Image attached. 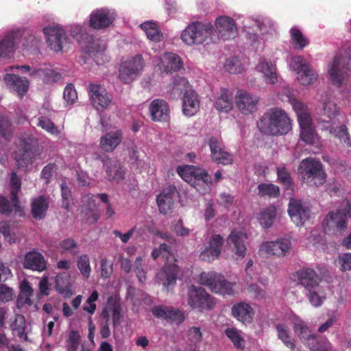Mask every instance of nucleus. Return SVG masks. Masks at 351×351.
I'll return each mask as SVG.
<instances>
[{
  "mask_svg": "<svg viewBox=\"0 0 351 351\" xmlns=\"http://www.w3.org/2000/svg\"><path fill=\"white\" fill-rule=\"evenodd\" d=\"M339 111L337 104L330 100L325 101L323 104V108L319 117V121L322 130L328 131L334 137L337 138L341 142L351 147V140L345 125L338 126L340 121L338 117Z\"/></svg>",
  "mask_w": 351,
  "mask_h": 351,
  "instance_id": "obj_1",
  "label": "nucleus"
},
{
  "mask_svg": "<svg viewBox=\"0 0 351 351\" xmlns=\"http://www.w3.org/2000/svg\"><path fill=\"white\" fill-rule=\"evenodd\" d=\"M257 127L262 134L269 136L286 134L291 129L290 119L278 108L271 109L265 113L257 122Z\"/></svg>",
  "mask_w": 351,
  "mask_h": 351,
  "instance_id": "obj_2",
  "label": "nucleus"
},
{
  "mask_svg": "<svg viewBox=\"0 0 351 351\" xmlns=\"http://www.w3.org/2000/svg\"><path fill=\"white\" fill-rule=\"evenodd\" d=\"M348 219H351V203L346 199L336 211H330L322 222L327 234L341 235L347 229Z\"/></svg>",
  "mask_w": 351,
  "mask_h": 351,
  "instance_id": "obj_3",
  "label": "nucleus"
},
{
  "mask_svg": "<svg viewBox=\"0 0 351 351\" xmlns=\"http://www.w3.org/2000/svg\"><path fill=\"white\" fill-rule=\"evenodd\" d=\"M299 173L304 182L310 185L321 186L326 181V173L319 160L313 158L303 159L299 167Z\"/></svg>",
  "mask_w": 351,
  "mask_h": 351,
  "instance_id": "obj_4",
  "label": "nucleus"
},
{
  "mask_svg": "<svg viewBox=\"0 0 351 351\" xmlns=\"http://www.w3.org/2000/svg\"><path fill=\"white\" fill-rule=\"evenodd\" d=\"M213 30V25L210 23L193 22L182 32L181 39L188 45L202 44Z\"/></svg>",
  "mask_w": 351,
  "mask_h": 351,
  "instance_id": "obj_5",
  "label": "nucleus"
},
{
  "mask_svg": "<svg viewBox=\"0 0 351 351\" xmlns=\"http://www.w3.org/2000/svg\"><path fill=\"white\" fill-rule=\"evenodd\" d=\"M199 282L206 286L210 290L221 295H232L233 293V285L227 281L221 274L214 271H203L199 275Z\"/></svg>",
  "mask_w": 351,
  "mask_h": 351,
  "instance_id": "obj_6",
  "label": "nucleus"
},
{
  "mask_svg": "<svg viewBox=\"0 0 351 351\" xmlns=\"http://www.w3.org/2000/svg\"><path fill=\"white\" fill-rule=\"evenodd\" d=\"M188 304L199 311H210L215 306V300L201 287L191 285L188 291Z\"/></svg>",
  "mask_w": 351,
  "mask_h": 351,
  "instance_id": "obj_7",
  "label": "nucleus"
},
{
  "mask_svg": "<svg viewBox=\"0 0 351 351\" xmlns=\"http://www.w3.org/2000/svg\"><path fill=\"white\" fill-rule=\"evenodd\" d=\"M145 66L143 56L137 54L123 62L119 68V79L124 84H129L141 74Z\"/></svg>",
  "mask_w": 351,
  "mask_h": 351,
  "instance_id": "obj_8",
  "label": "nucleus"
},
{
  "mask_svg": "<svg viewBox=\"0 0 351 351\" xmlns=\"http://www.w3.org/2000/svg\"><path fill=\"white\" fill-rule=\"evenodd\" d=\"M22 36L23 32L19 29L8 31L0 36L1 58L10 59L14 56Z\"/></svg>",
  "mask_w": 351,
  "mask_h": 351,
  "instance_id": "obj_9",
  "label": "nucleus"
},
{
  "mask_svg": "<svg viewBox=\"0 0 351 351\" xmlns=\"http://www.w3.org/2000/svg\"><path fill=\"white\" fill-rule=\"evenodd\" d=\"M178 173L194 188H197L200 184L208 185L211 183V178L205 170L197 169L193 166L178 167Z\"/></svg>",
  "mask_w": 351,
  "mask_h": 351,
  "instance_id": "obj_10",
  "label": "nucleus"
},
{
  "mask_svg": "<svg viewBox=\"0 0 351 351\" xmlns=\"http://www.w3.org/2000/svg\"><path fill=\"white\" fill-rule=\"evenodd\" d=\"M47 43L51 50L59 52L68 44L66 32L57 26H49L43 29Z\"/></svg>",
  "mask_w": 351,
  "mask_h": 351,
  "instance_id": "obj_11",
  "label": "nucleus"
},
{
  "mask_svg": "<svg viewBox=\"0 0 351 351\" xmlns=\"http://www.w3.org/2000/svg\"><path fill=\"white\" fill-rule=\"evenodd\" d=\"M287 211L291 221L298 226L304 225L311 215L308 206L302 200L295 198L290 199Z\"/></svg>",
  "mask_w": 351,
  "mask_h": 351,
  "instance_id": "obj_12",
  "label": "nucleus"
},
{
  "mask_svg": "<svg viewBox=\"0 0 351 351\" xmlns=\"http://www.w3.org/2000/svg\"><path fill=\"white\" fill-rule=\"evenodd\" d=\"M32 138L30 137H21L19 138L17 149L13 153L19 168L27 167L32 162Z\"/></svg>",
  "mask_w": 351,
  "mask_h": 351,
  "instance_id": "obj_13",
  "label": "nucleus"
},
{
  "mask_svg": "<svg viewBox=\"0 0 351 351\" xmlns=\"http://www.w3.org/2000/svg\"><path fill=\"white\" fill-rule=\"evenodd\" d=\"M116 19L114 10L106 8L96 9L90 15L89 25L94 29L108 27Z\"/></svg>",
  "mask_w": 351,
  "mask_h": 351,
  "instance_id": "obj_14",
  "label": "nucleus"
},
{
  "mask_svg": "<svg viewBox=\"0 0 351 351\" xmlns=\"http://www.w3.org/2000/svg\"><path fill=\"white\" fill-rule=\"evenodd\" d=\"M208 145L210 150V157L214 162L223 165L232 164L233 157L225 150L220 138L211 136L208 141Z\"/></svg>",
  "mask_w": 351,
  "mask_h": 351,
  "instance_id": "obj_15",
  "label": "nucleus"
},
{
  "mask_svg": "<svg viewBox=\"0 0 351 351\" xmlns=\"http://www.w3.org/2000/svg\"><path fill=\"white\" fill-rule=\"evenodd\" d=\"M152 314L158 319L180 324L184 322V313L178 308L166 305H158L152 308Z\"/></svg>",
  "mask_w": 351,
  "mask_h": 351,
  "instance_id": "obj_16",
  "label": "nucleus"
},
{
  "mask_svg": "<svg viewBox=\"0 0 351 351\" xmlns=\"http://www.w3.org/2000/svg\"><path fill=\"white\" fill-rule=\"evenodd\" d=\"M258 97L248 92L239 90L235 97V103L238 109L243 114H251L256 110Z\"/></svg>",
  "mask_w": 351,
  "mask_h": 351,
  "instance_id": "obj_17",
  "label": "nucleus"
},
{
  "mask_svg": "<svg viewBox=\"0 0 351 351\" xmlns=\"http://www.w3.org/2000/svg\"><path fill=\"white\" fill-rule=\"evenodd\" d=\"M178 195L179 193L175 186L171 184L165 187L157 196L156 201L159 211L166 215L171 210Z\"/></svg>",
  "mask_w": 351,
  "mask_h": 351,
  "instance_id": "obj_18",
  "label": "nucleus"
},
{
  "mask_svg": "<svg viewBox=\"0 0 351 351\" xmlns=\"http://www.w3.org/2000/svg\"><path fill=\"white\" fill-rule=\"evenodd\" d=\"M88 95L93 106L97 110H103L111 103L106 90L100 85L90 84L88 87Z\"/></svg>",
  "mask_w": 351,
  "mask_h": 351,
  "instance_id": "obj_19",
  "label": "nucleus"
},
{
  "mask_svg": "<svg viewBox=\"0 0 351 351\" xmlns=\"http://www.w3.org/2000/svg\"><path fill=\"white\" fill-rule=\"evenodd\" d=\"M0 214L5 217L19 216L25 215V208L21 205L19 198L14 199L10 195L8 199L3 195H0Z\"/></svg>",
  "mask_w": 351,
  "mask_h": 351,
  "instance_id": "obj_20",
  "label": "nucleus"
},
{
  "mask_svg": "<svg viewBox=\"0 0 351 351\" xmlns=\"http://www.w3.org/2000/svg\"><path fill=\"white\" fill-rule=\"evenodd\" d=\"M158 66L160 69L166 73H171L179 71L183 66L180 57L172 52H166L159 58Z\"/></svg>",
  "mask_w": 351,
  "mask_h": 351,
  "instance_id": "obj_21",
  "label": "nucleus"
},
{
  "mask_svg": "<svg viewBox=\"0 0 351 351\" xmlns=\"http://www.w3.org/2000/svg\"><path fill=\"white\" fill-rule=\"evenodd\" d=\"M23 265L25 269L38 272H42L47 269L44 256L34 250L25 254Z\"/></svg>",
  "mask_w": 351,
  "mask_h": 351,
  "instance_id": "obj_22",
  "label": "nucleus"
},
{
  "mask_svg": "<svg viewBox=\"0 0 351 351\" xmlns=\"http://www.w3.org/2000/svg\"><path fill=\"white\" fill-rule=\"evenodd\" d=\"M3 80L7 86L16 92L22 98L27 92L29 82L26 77H21L15 74L7 73L4 75Z\"/></svg>",
  "mask_w": 351,
  "mask_h": 351,
  "instance_id": "obj_23",
  "label": "nucleus"
},
{
  "mask_svg": "<svg viewBox=\"0 0 351 351\" xmlns=\"http://www.w3.org/2000/svg\"><path fill=\"white\" fill-rule=\"evenodd\" d=\"M291 249V243L287 239H281L276 241H267L260 247V251L268 255L277 256H285Z\"/></svg>",
  "mask_w": 351,
  "mask_h": 351,
  "instance_id": "obj_24",
  "label": "nucleus"
},
{
  "mask_svg": "<svg viewBox=\"0 0 351 351\" xmlns=\"http://www.w3.org/2000/svg\"><path fill=\"white\" fill-rule=\"evenodd\" d=\"M200 99L193 90L186 91L182 97V112L186 117H192L199 110Z\"/></svg>",
  "mask_w": 351,
  "mask_h": 351,
  "instance_id": "obj_25",
  "label": "nucleus"
},
{
  "mask_svg": "<svg viewBox=\"0 0 351 351\" xmlns=\"http://www.w3.org/2000/svg\"><path fill=\"white\" fill-rule=\"evenodd\" d=\"M215 26L224 40L234 38L237 34L236 23L229 16H221L218 17L215 21Z\"/></svg>",
  "mask_w": 351,
  "mask_h": 351,
  "instance_id": "obj_26",
  "label": "nucleus"
},
{
  "mask_svg": "<svg viewBox=\"0 0 351 351\" xmlns=\"http://www.w3.org/2000/svg\"><path fill=\"white\" fill-rule=\"evenodd\" d=\"M104 165L109 181L119 182L124 179L125 169L119 160L107 158L104 160Z\"/></svg>",
  "mask_w": 351,
  "mask_h": 351,
  "instance_id": "obj_27",
  "label": "nucleus"
},
{
  "mask_svg": "<svg viewBox=\"0 0 351 351\" xmlns=\"http://www.w3.org/2000/svg\"><path fill=\"white\" fill-rule=\"evenodd\" d=\"M49 197L43 195L32 199L30 212L33 218L42 220L46 217L49 207Z\"/></svg>",
  "mask_w": 351,
  "mask_h": 351,
  "instance_id": "obj_28",
  "label": "nucleus"
},
{
  "mask_svg": "<svg viewBox=\"0 0 351 351\" xmlns=\"http://www.w3.org/2000/svg\"><path fill=\"white\" fill-rule=\"evenodd\" d=\"M299 284L304 287L308 291L315 289L318 287L321 278L316 272L311 268L305 267L296 273Z\"/></svg>",
  "mask_w": 351,
  "mask_h": 351,
  "instance_id": "obj_29",
  "label": "nucleus"
},
{
  "mask_svg": "<svg viewBox=\"0 0 351 351\" xmlns=\"http://www.w3.org/2000/svg\"><path fill=\"white\" fill-rule=\"evenodd\" d=\"M247 239L245 233L237 230H233L228 238V241L234 246L235 254L241 258H243L246 254L245 242Z\"/></svg>",
  "mask_w": 351,
  "mask_h": 351,
  "instance_id": "obj_30",
  "label": "nucleus"
},
{
  "mask_svg": "<svg viewBox=\"0 0 351 351\" xmlns=\"http://www.w3.org/2000/svg\"><path fill=\"white\" fill-rule=\"evenodd\" d=\"M189 87L190 84L186 78L176 75L173 77L171 84L169 86L167 93L169 98L176 99L180 97L186 91L191 90Z\"/></svg>",
  "mask_w": 351,
  "mask_h": 351,
  "instance_id": "obj_31",
  "label": "nucleus"
},
{
  "mask_svg": "<svg viewBox=\"0 0 351 351\" xmlns=\"http://www.w3.org/2000/svg\"><path fill=\"white\" fill-rule=\"evenodd\" d=\"M149 111L154 121H167L169 117V106L162 99L153 100L149 106Z\"/></svg>",
  "mask_w": 351,
  "mask_h": 351,
  "instance_id": "obj_32",
  "label": "nucleus"
},
{
  "mask_svg": "<svg viewBox=\"0 0 351 351\" xmlns=\"http://www.w3.org/2000/svg\"><path fill=\"white\" fill-rule=\"evenodd\" d=\"M122 138L121 130L110 132L101 138L99 145L106 152H112L121 142Z\"/></svg>",
  "mask_w": 351,
  "mask_h": 351,
  "instance_id": "obj_33",
  "label": "nucleus"
},
{
  "mask_svg": "<svg viewBox=\"0 0 351 351\" xmlns=\"http://www.w3.org/2000/svg\"><path fill=\"white\" fill-rule=\"evenodd\" d=\"M232 315L239 321L245 324L252 321L253 308L245 302H239L232 307Z\"/></svg>",
  "mask_w": 351,
  "mask_h": 351,
  "instance_id": "obj_34",
  "label": "nucleus"
},
{
  "mask_svg": "<svg viewBox=\"0 0 351 351\" xmlns=\"http://www.w3.org/2000/svg\"><path fill=\"white\" fill-rule=\"evenodd\" d=\"M277 336L285 346L291 351H300L296 348L295 340L291 337V332L289 326L285 323H277L275 324Z\"/></svg>",
  "mask_w": 351,
  "mask_h": 351,
  "instance_id": "obj_35",
  "label": "nucleus"
},
{
  "mask_svg": "<svg viewBox=\"0 0 351 351\" xmlns=\"http://www.w3.org/2000/svg\"><path fill=\"white\" fill-rule=\"evenodd\" d=\"M256 69L264 74L267 83L275 84L278 82L276 65L265 59L260 60Z\"/></svg>",
  "mask_w": 351,
  "mask_h": 351,
  "instance_id": "obj_36",
  "label": "nucleus"
},
{
  "mask_svg": "<svg viewBox=\"0 0 351 351\" xmlns=\"http://www.w3.org/2000/svg\"><path fill=\"white\" fill-rule=\"evenodd\" d=\"M179 271L178 267L175 264L166 265L158 274V278L164 280L163 285L167 289L176 283L177 276Z\"/></svg>",
  "mask_w": 351,
  "mask_h": 351,
  "instance_id": "obj_37",
  "label": "nucleus"
},
{
  "mask_svg": "<svg viewBox=\"0 0 351 351\" xmlns=\"http://www.w3.org/2000/svg\"><path fill=\"white\" fill-rule=\"evenodd\" d=\"M341 56H335L328 65V75L332 84L340 87L342 84V75L340 70Z\"/></svg>",
  "mask_w": 351,
  "mask_h": 351,
  "instance_id": "obj_38",
  "label": "nucleus"
},
{
  "mask_svg": "<svg viewBox=\"0 0 351 351\" xmlns=\"http://www.w3.org/2000/svg\"><path fill=\"white\" fill-rule=\"evenodd\" d=\"M140 27L145 32L147 38L150 40L159 43L163 38V34L158 25L152 21H147L141 23Z\"/></svg>",
  "mask_w": 351,
  "mask_h": 351,
  "instance_id": "obj_39",
  "label": "nucleus"
},
{
  "mask_svg": "<svg viewBox=\"0 0 351 351\" xmlns=\"http://www.w3.org/2000/svg\"><path fill=\"white\" fill-rule=\"evenodd\" d=\"M215 107L218 111L227 112L232 109L233 102L231 93L227 89L221 90L220 96L217 99Z\"/></svg>",
  "mask_w": 351,
  "mask_h": 351,
  "instance_id": "obj_40",
  "label": "nucleus"
},
{
  "mask_svg": "<svg viewBox=\"0 0 351 351\" xmlns=\"http://www.w3.org/2000/svg\"><path fill=\"white\" fill-rule=\"evenodd\" d=\"M276 217V207L274 205H269L261 211L258 215V219L264 228H269L274 223Z\"/></svg>",
  "mask_w": 351,
  "mask_h": 351,
  "instance_id": "obj_41",
  "label": "nucleus"
},
{
  "mask_svg": "<svg viewBox=\"0 0 351 351\" xmlns=\"http://www.w3.org/2000/svg\"><path fill=\"white\" fill-rule=\"evenodd\" d=\"M107 308L109 311L112 312V324L116 328L120 324L122 317V308L119 300L116 297L110 296L107 300Z\"/></svg>",
  "mask_w": 351,
  "mask_h": 351,
  "instance_id": "obj_42",
  "label": "nucleus"
},
{
  "mask_svg": "<svg viewBox=\"0 0 351 351\" xmlns=\"http://www.w3.org/2000/svg\"><path fill=\"white\" fill-rule=\"evenodd\" d=\"M290 43L294 49L302 50L308 45L309 40L298 28L292 27L290 29Z\"/></svg>",
  "mask_w": 351,
  "mask_h": 351,
  "instance_id": "obj_43",
  "label": "nucleus"
},
{
  "mask_svg": "<svg viewBox=\"0 0 351 351\" xmlns=\"http://www.w3.org/2000/svg\"><path fill=\"white\" fill-rule=\"evenodd\" d=\"M258 195L260 197H278L280 195V189L277 185L269 183H261L258 185Z\"/></svg>",
  "mask_w": 351,
  "mask_h": 351,
  "instance_id": "obj_44",
  "label": "nucleus"
},
{
  "mask_svg": "<svg viewBox=\"0 0 351 351\" xmlns=\"http://www.w3.org/2000/svg\"><path fill=\"white\" fill-rule=\"evenodd\" d=\"M276 172L278 180L284 189L285 190H293V181L291 177L290 172L285 167H278Z\"/></svg>",
  "mask_w": 351,
  "mask_h": 351,
  "instance_id": "obj_45",
  "label": "nucleus"
},
{
  "mask_svg": "<svg viewBox=\"0 0 351 351\" xmlns=\"http://www.w3.org/2000/svg\"><path fill=\"white\" fill-rule=\"evenodd\" d=\"M225 334L231 340L235 348L239 350L245 348V341L238 330L234 328H228L225 331Z\"/></svg>",
  "mask_w": 351,
  "mask_h": 351,
  "instance_id": "obj_46",
  "label": "nucleus"
},
{
  "mask_svg": "<svg viewBox=\"0 0 351 351\" xmlns=\"http://www.w3.org/2000/svg\"><path fill=\"white\" fill-rule=\"evenodd\" d=\"M295 333L303 343L310 337H313L314 332L302 321L295 322L293 326Z\"/></svg>",
  "mask_w": 351,
  "mask_h": 351,
  "instance_id": "obj_47",
  "label": "nucleus"
},
{
  "mask_svg": "<svg viewBox=\"0 0 351 351\" xmlns=\"http://www.w3.org/2000/svg\"><path fill=\"white\" fill-rule=\"evenodd\" d=\"M317 77V74L312 68L308 67L303 71L299 72L297 80L300 84L307 86L313 84Z\"/></svg>",
  "mask_w": 351,
  "mask_h": 351,
  "instance_id": "obj_48",
  "label": "nucleus"
},
{
  "mask_svg": "<svg viewBox=\"0 0 351 351\" xmlns=\"http://www.w3.org/2000/svg\"><path fill=\"white\" fill-rule=\"evenodd\" d=\"M105 49L104 46H101L99 45L97 43L93 41L90 47H88L86 50L87 53L92 58L95 59V61L97 64H101L99 61V58H103L104 56L105 60L104 62H108L109 58L107 56H104V51Z\"/></svg>",
  "mask_w": 351,
  "mask_h": 351,
  "instance_id": "obj_49",
  "label": "nucleus"
},
{
  "mask_svg": "<svg viewBox=\"0 0 351 351\" xmlns=\"http://www.w3.org/2000/svg\"><path fill=\"white\" fill-rule=\"evenodd\" d=\"M69 285V280L67 277L63 278L60 275H58L56 278V289L64 298H69L71 295V291Z\"/></svg>",
  "mask_w": 351,
  "mask_h": 351,
  "instance_id": "obj_50",
  "label": "nucleus"
},
{
  "mask_svg": "<svg viewBox=\"0 0 351 351\" xmlns=\"http://www.w3.org/2000/svg\"><path fill=\"white\" fill-rule=\"evenodd\" d=\"M77 266L81 274L86 279L90 277L91 268L90 265V259L86 254H82L78 257Z\"/></svg>",
  "mask_w": 351,
  "mask_h": 351,
  "instance_id": "obj_51",
  "label": "nucleus"
},
{
  "mask_svg": "<svg viewBox=\"0 0 351 351\" xmlns=\"http://www.w3.org/2000/svg\"><path fill=\"white\" fill-rule=\"evenodd\" d=\"M38 126L40 127L48 133L56 135L60 133L58 127L47 117L40 116L38 117Z\"/></svg>",
  "mask_w": 351,
  "mask_h": 351,
  "instance_id": "obj_52",
  "label": "nucleus"
},
{
  "mask_svg": "<svg viewBox=\"0 0 351 351\" xmlns=\"http://www.w3.org/2000/svg\"><path fill=\"white\" fill-rule=\"evenodd\" d=\"M303 343L312 351H321L322 349H328L325 342H321L319 337L314 333L313 337L308 338Z\"/></svg>",
  "mask_w": 351,
  "mask_h": 351,
  "instance_id": "obj_53",
  "label": "nucleus"
},
{
  "mask_svg": "<svg viewBox=\"0 0 351 351\" xmlns=\"http://www.w3.org/2000/svg\"><path fill=\"white\" fill-rule=\"evenodd\" d=\"M290 67L298 73L310 67V65L303 56H297L291 58Z\"/></svg>",
  "mask_w": 351,
  "mask_h": 351,
  "instance_id": "obj_54",
  "label": "nucleus"
},
{
  "mask_svg": "<svg viewBox=\"0 0 351 351\" xmlns=\"http://www.w3.org/2000/svg\"><path fill=\"white\" fill-rule=\"evenodd\" d=\"M10 195L13 196L14 199L19 198V192L21 189V180L17 176L16 172H12L10 177Z\"/></svg>",
  "mask_w": 351,
  "mask_h": 351,
  "instance_id": "obj_55",
  "label": "nucleus"
},
{
  "mask_svg": "<svg viewBox=\"0 0 351 351\" xmlns=\"http://www.w3.org/2000/svg\"><path fill=\"white\" fill-rule=\"evenodd\" d=\"M0 135L6 140L12 136V123L5 117L0 116Z\"/></svg>",
  "mask_w": 351,
  "mask_h": 351,
  "instance_id": "obj_56",
  "label": "nucleus"
},
{
  "mask_svg": "<svg viewBox=\"0 0 351 351\" xmlns=\"http://www.w3.org/2000/svg\"><path fill=\"white\" fill-rule=\"evenodd\" d=\"M223 243L224 239L220 234H213L210 237L207 246L221 254Z\"/></svg>",
  "mask_w": 351,
  "mask_h": 351,
  "instance_id": "obj_57",
  "label": "nucleus"
},
{
  "mask_svg": "<svg viewBox=\"0 0 351 351\" xmlns=\"http://www.w3.org/2000/svg\"><path fill=\"white\" fill-rule=\"evenodd\" d=\"M0 233L3 234L4 239L10 243H15V239L11 234V225L10 221L7 220L0 221Z\"/></svg>",
  "mask_w": 351,
  "mask_h": 351,
  "instance_id": "obj_58",
  "label": "nucleus"
},
{
  "mask_svg": "<svg viewBox=\"0 0 351 351\" xmlns=\"http://www.w3.org/2000/svg\"><path fill=\"white\" fill-rule=\"evenodd\" d=\"M80 335L77 330H72L70 332L67 339V350L76 351L80 343Z\"/></svg>",
  "mask_w": 351,
  "mask_h": 351,
  "instance_id": "obj_59",
  "label": "nucleus"
},
{
  "mask_svg": "<svg viewBox=\"0 0 351 351\" xmlns=\"http://www.w3.org/2000/svg\"><path fill=\"white\" fill-rule=\"evenodd\" d=\"M224 67L230 73H239L243 70L239 64L238 58L234 57L227 59Z\"/></svg>",
  "mask_w": 351,
  "mask_h": 351,
  "instance_id": "obj_60",
  "label": "nucleus"
},
{
  "mask_svg": "<svg viewBox=\"0 0 351 351\" xmlns=\"http://www.w3.org/2000/svg\"><path fill=\"white\" fill-rule=\"evenodd\" d=\"M219 256L220 254L217 253L215 250H213V249L206 245L204 250L200 252L199 258L206 262H212L219 258Z\"/></svg>",
  "mask_w": 351,
  "mask_h": 351,
  "instance_id": "obj_61",
  "label": "nucleus"
},
{
  "mask_svg": "<svg viewBox=\"0 0 351 351\" xmlns=\"http://www.w3.org/2000/svg\"><path fill=\"white\" fill-rule=\"evenodd\" d=\"M219 256L220 254L217 253L215 250H213V249L206 245L204 250L200 252L199 258L206 262H212L219 258Z\"/></svg>",
  "mask_w": 351,
  "mask_h": 351,
  "instance_id": "obj_62",
  "label": "nucleus"
},
{
  "mask_svg": "<svg viewBox=\"0 0 351 351\" xmlns=\"http://www.w3.org/2000/svg\"><path fill=\"white\" fill-rule=\"evenodd\" d=\"M40 43V39L37 38L34 35L30 34L25 37L23 46L24 49L28 51H33L38 48Z\"/></svg>",
  "mask_w": 351,
  "mask_h": 351,
  "instance_id": "obj_63",
  "label": "nucleus"
},
{
  "mask_svg": "<svg viewBox=\"0 0 351 351\" xmlns=\"http://www.w3.org/2000/svg\"><path fill=\"white\" fill-rule=\"evenodd\" d=\"M63 97L68 104H73L75 101L77 95L73 85L68 84L65 87Z\"/></svg>",
  "mask_w": 351,
  "mask_h": 351,
  "instance_id": "obj_64",
  "label": "nucleus"
}]
</instances>
